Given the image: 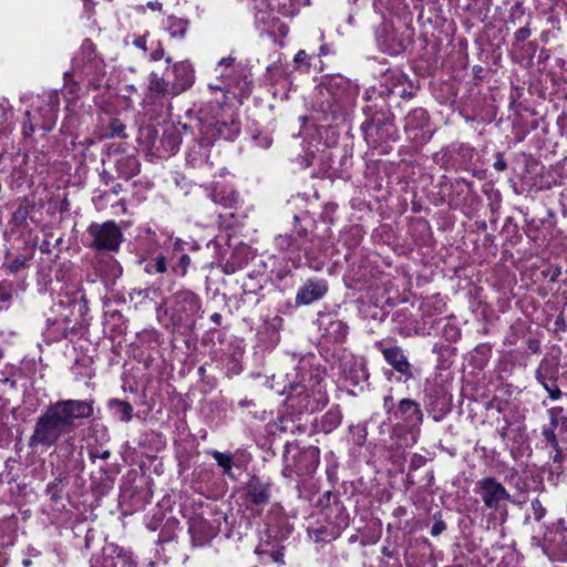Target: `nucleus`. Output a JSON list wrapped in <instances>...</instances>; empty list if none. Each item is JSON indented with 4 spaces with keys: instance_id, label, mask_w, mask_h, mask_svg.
I'll use <instances>...</instances> for the list:
<instances>
[{
    "instance_id": "f257e3e1",
    "label": "nucleus",
    "mask_w": 567,
    "mask_h": 567,
    "mask_svg": "<svg viewBox=\"0 0 567 567\" xmlns=\"http://www.w3.org/2000/svg\"><path fill=\"white\" fill-rule=\"evenodd\" d=\"M93 401L61 400L50 404L37 419L29 439L30 447H51L62 435L75 431L76 421L93 415Z\"/></svg>"
},
{
    "instance_id": "f03ea898",
    "label": "nucleus",
    "mask_w": 567,
    "mask_h": 567,
    "mask_svg": "<svg viewBox=\"0 0 567 567\" xmlns=\"http://www.w3.org/2000/svg\"><path fill=\"white\" fill-rule=\"evenodd\" d=\"M87 233L93 238L91 246L96 250L116 251L123 241V234L114 221L93 224Z\"/></svg>"
},
{
    "instance_id": "7ed1b4c3",
    "label": "nucleus",
    "mask_w": 567,
    "mask_h": 567,
    "mask_svg": "<svg viewBox=\"0 0 567 567\" xmlns=\"http://www.w3.org/2000/svg\"><path fill=\"white\" fill-rule=\"evenodd\" d=\"M475 493L478 494L484 505L497 511L502 504L511 501V495L506 488L494 477H484L476 483Z\"/></svg>"
},
{
    "instance_id": "20e7f679",
    "label": "nucleus",
    "mask_w": 567,
    "mask_h": 567,
    "mask_svg": "<svg viewBox=\"0 0 567 567\" xmlns=\"http://www.w3.org/2000/svg\"><path fill=\"white\" fill-rule=\"evenodd\" d=\"M74 69L87 76L100 73L103 70V62L95 54V45L90 40H85L81 45L80 54L74 59Z\"/></svg>"
},
{
    "instance_id": "39448f33",
    "label": "nucleus",
    "mask_w": 567,
    "mask_h": 567,
    "mask_svg": "<svg viewBox=\"0 0 567 567\" xmlns=\"http://www.w3.org/2000/svg\"><path fill=\"white\" fill-rule=\"evenodd\" d=\"M328 291V286L324 280L309 279L298 290L296 296L297 305H310L311 302L321 299Z\"/></svg>"
},
{
    "instance_id": "423d86ee",
    "label": "nucleus",
    "mask_w": 567,
    "mask_h": 567,
    "mask_svg": "<svg viewBox=\"0 0 567 567\" xmlns=\"http://www.w3.org/2000/svg\"><path fill=\"white\" fill-rule=\"evenodd\" d=\"M175 311L179 319L195 316L200 309L198 297L188 290H183L174 295Z\"/></svg>"
},
{
    "instance_id": "0eeeda50",
    "label": "nucleus",
    "mask_w": 567,
    "mask_h": 567,
    "mask_svg": "<svg viewBox=\"0 0 567 567\" xmlns=\"http://www.w3.org/2000/svg\"><path fill=\"white\" fill-rule=\"evenodd\" d=\"M175 80L172 83L173 94H179L186 91L194 83V70L187 61L174 64Z\"/></svg>"
},
{
    "instance_id": "6e6552de",
    "label": "nucleus",
    "mask_w": 567,
    "mask_h": 567,
    "mask_svg": "<svg viewBox=\"0 0 567 567\" xmlns=\"http://www.w3.org/2000/svg\"><path fill=\"white\" fill-rule=\"evenodd\" d=\"M382 354L385 361L399 373L405 375L409 379L413 377L411 364L409 363L401 348H385L382 350Z\"/></svg>"
},
{
    "instance_id": "1a4fd4ad",
    "label": "nucleus",
    "mask_w": 567,
    "mask_h": 567,
    "mask_svg": "<svg viewBox=\"0 0 567 567\" xmlns=\"http://www.w3.org/2000/svg\"><path fill=\"white\" fill-rule=\"evenodd\" d=\"M248 495L254 504L264 505L269 502L270 493L266 484L251 480L248 484Z\"/></svg>"
},
{
    "instance_id": "9d476101",
    "label": "nucleus",
    "mask_w": 567,
    "mask_h": 567,
    "mask_svg": "<svg viewBox=\"0 0 567 567\" xmlns=\"http://www.w3.org/2000/svg\"><path fill=\"white\" fill-rule=\"evenodd\" d=\"M110 406L114 410L115 414L122 422H130L133 416V406L127 401L113 399L110 401Z\"/></svg>"
},
{
    "instance_id": "9b49d317",
    "label": "nucleus",
    "mask_w": 567,
    "mask_h": 567,
    "mask_svg": "<svg viewBox=\"0 0 567 567\" xmlns=\"http://www.w3.org/2000/svg\"><path fill=\"white\" fill-rule=\"evenodd\" d=\"M327 334L336 342H341L346 339L348 327L341 320H332L326 328Z\"/></svg>"
},
{
    "instance_id": "f8f14e48",
    "label": "nucleus",
    "mask_w": 567,
    "mask_h": 567,
    "mask_svg": "<svg viewBox=\"0 0 567 567\" xmlns=\"http://www.w3.org/2000/svg\"><path fill=\"white\" fill-rule=\"evenodd\" d=\"M187 21L178 18H169L167 30L172 38L183 39L187 32Z\"/></svg>"
},
{
    "instance_id": "ddd939ff",
    "label": "nucleus",
    "mask_w": 567,
    "mask_h": 567,
    "mask_svg": "<svg viewBox=\"0 0 567 567\" xmlns=\"http://www.w3.org/2000/svg\"><path fill=\"white\" fill-rule=\"evenodd\" d=\"M550 426L560 432L567 430V415L563 408H553L549 410Z\"/></svg>"
},
{
    "instance_id": "4468645a",
    "label": "nucleus",
    "mask_w": 567,
    "mask_h": 567,
    "mask_svg": "<svg viewBox=\"0 0 567 567\" xmlns=\"http://www.w3.org/2000/svg\"><path fill=\"white\" fill-rule=\"evenodd\" d=\"M144 270L148 275L164 274L167 270L166 258L164 256H157L145 265Z\"/></svg>"
},
{
    "instance_id": "2eb2a0df",
    "label": "nucleus",
    "mask_w": 567,
    "mask_h": 567,
    "mask_svg": "<svg viewBox=\"0 0 567 567\" xmlns=\"http://www.w3.org/2000/svg\"><path fill=\"white\" fill-rule=\"evenodd\" d=\"M150 91L156 95H165L167 93L168 84L163 79L159 78L157 74L152 73L150 78Z\"/></svg>"
},
{
    "instance_id": "dca6fc26",
    "label": "nucleus",
    "mask_w": 567,
    "mask_h": 567,
    "mask_svg": "<svg viewBox=\"0 0 567 567\" xmlns=\"http://www.w3.org/2000/svg\"><path fill=\"white\" fill-rule=\"evenodd\" d=\"M210 454L214 457V460L217 462V464L220 467H223L224 473L227 475H230L231 474V465H233V460H231L230 455L218 452V451H213Z\"/></svg>"
},
{
    "instance_id": "f3484780",
    "label": "nucleus",
    "mask_w": 567,
    "mask_h": 567,
    "mask_svg": "<svg viewBox=\"0 0 567 567\" xmlns=\"http://www.w3.org/2000/svg\"><path fill=\"white\" fill-rule=\"evenodd\" d=\"M399 412L402 414H408L410 417H412L413 414H419L420 410L414 401L410 399H403L399 403Z\"/></svg>"
},
{
    "instance_id": "a211bd4d",
    "label": "nucleus",
    "mask_w": 567,
    "mask_h": 567,
    "mask_svg": "<svg viewBox=\"0 0 567 567\" xmlns=\"http://www.w3.org/2000/svg\"><path fill=\"white\" fill-rule=\"evenodd\" d=\"M213 199L215 203L220 204L226 208H230L237 203V198L233 193L228 195H225L223 193H215L213 195Z\"/></svg>"
},
{
    "instance_id": "6ab92c4d",
    "label": "nucleus",
    "mask_w": 567,
    "mask_h": 567,
    "mask_svg": "<svg viewBox=\"0 0 567 567\" xmlns=\"http://www.w3.org/2000/svg\"><path fill=\"white\" fill-rule=\"evenodd\" d=\"M190 265V257L186 254L182 255L178 262L172 268V270L181 277H184Z\"/></svg>"
},
{
    "instance_id": "aec40b11",
    "label": "nucleus",
    "mask_w": 567,
    "mask_h": 567,
    "mask_svg": "<svg viewBox=\"0 0 567 567\" xmlns=\"http://www.w3.org/2000/svg\"><path fill=\"white\" fill-rule=\"evenodd\" d=\"M29 217V208L27 205L20 204L19 207L13 212L12 219L16 225H22Z\"/></svg>"
},
{
    "instance_id": "412c9836",
    "label": "nucleus",
    "mask_w": 567,
    "mask_h": 567,
    "mask_svg": "<svg viewBox=\"0 0 567 567\" xmlns=\"http://www.w3.org/2000/svg\"><path fill=\"white\" fill-rule=\"evenodd\" d=\"M530 505H532L534 518L536 520H540L545 516V513H546V509L543 506L542 502L538 498H535L532 501Z\"/></svg>"
},
{
    "instance_id": "4be33fe9",
    "label": "nucleus",
    "mask_w": 567,
    "mask_h": 567,
    "mask_svg": "<svg viewBox=\"0 0 567 567\" xmlns=\"http://www.w3.org/2000/svg\"><path fill=\"white\" fill-rule=\"evenodd\" d=\"M24 267H27V259L23 257H17L7 265V269L10 272H18Z\"/></svg>"
},
{
    "instance_id": "5701e85b",
    "label": "nucleus",
    "mask_w": 567,
    "mask_h": 567,
    "mask_svg": "<svg viewBox=\"0 0 567 567\" xmlns=\"http://www.w3.org/2000/svg\"><path fill=\"white\" fill-rule=\"evenodd\" d=\"M543 386L544 389L548 392L549 396L553 399V400H558L561 395V391L559 390V388L555 384V382H551V383H548V382H543Z\"/></svg>"
},
{
    "instance_id": "b1692460",
    "label": "nucleus",
    "mask_w": 567,
    "mask_h": 567,
    "mask_svg": "<svg viewBox=\"0 0 567 567\" xmlns=\"http://www.w3.org/2000/svg\"><path fill=\"white\" fill-rule=\"evenodd\" d=\"M555 429L553 427H544L543 430V435L546 437V440L548 441V443L554 447V449H557V445H558V441H557V437H556V434H555Z\"/></svg>"
},
{
    "instance_id": "393cba45",
    "label": "nucleus",
    "mask_w": 567,
    "mask_h": 567,
    "mask_svg": "<svg viewBox=\"0 0 567 567\" xmlns=\"http://www.w3.org/2000/svg\"><path fill=\"white\" fill-rule=\"evenodd\" d=\"M530 29L527 28V27H524V28H520L518 29L515 33H514V38L517 42H524L526 39L529 38L530 35Z\"/></svg>"
},
{
    "instance_id": "a878e982",
    "label": "nucleus",
    "mask_w": 567,
    "mask_h": 567,
    "mask_svg": "<svg viewBox=\"0 0 567 567\" xmlns=\"http://www.w3.org/2000/svg\"><path fill=\"white\" fill-rule=\"evenodd\" d=\"M446 529V524L443 520H436L432 528H431V535L432 536H439L441 533H443Z\"/></svg>"
},
{
    "instance_id": "bb28decb",
    "label": "nucleus",
    "mask_w": 567,
    "mask_h": 567,
    "mask_svg": "<svg viewBox=\"0 0 567 567\" xmlns=\"http://www.w3.org/2000/svg\"><path fill=\"white\" fill-rule=\"evenodd\" d=\"M132 43H133L134 47H136V48H138V49H141V50H143L145 52L147 50L146 34L134 38Z\"/></svg>"
},
{
    "instance_id": "cd10ccee",
    "label": "nucleus",
    "mask_w": 567,
    "mask_h": 567,
    "mask_svg": "<svg viewBox=\"0 0 567 567\" xmlns=\"http://www.w3.org/2000/svg\"><path fill=\"white\" fill-rule=\"evenodd\" d=\"M293 60L297 64H306L309 66L308 54L305 50L298 51Z\"/></svg>"
},
{
    "instance_id": "c85d7f7f",
    "label": "nucleus",
    "mask_w": 567,
    "mask_h": 567,
    "mask_svg": "<svg viewBox=\"0 0 567 567\" xmlns=\"http://www.w3.org/2000/svg\"><path fill=\"white\" fill-rule=\"evenodd\" d=\"M11 298H12L11 288L0 286V301L7 302V301L11 300Z\"/></svg>"
},
{
    "instance_id": "c756f323",
    "label": "nucleus",
    "mask_w": 567,
    "mask_h": 567,
    "mask_svg": "<svg viewBox=\"0 0 567 567\" xmlns=\"http://www.w3.org/2000/svg\"><path fill=\"white\" fill-rule=\"evenodd\" d=\"M164 56V49L162 47H158L156 50H154L151 53V59L153 61H159Z\"/></svg>"
},
{
    "instance_id": "7c9ffc66",
    "label": "nucleus",
    "mask_w": 567,
    "mask_h": 567,
    "mask_svg": "<svg viewBox=\"0 0 567 567\" xmlns=\"http://www.w3.org/2000/svg\"><path fill=\"white\" fill-rule=\"evenodd\" d=\"M112 128L114 134L120 135L124 131L125 126L118 121H113Z\"/></svg>"
},
{
    "instance_id": "2f4dec72",
    "label": "nucleus",
    "mask_w": 567,
    "mask_h": 567,
    "mask_svg": "<svg viewBox=\"0 0 567 567\" xmlns=\"http://www.w3.org/2000/svg\"><path fill=\"white\" fill-rule=\"evenodd\" d=\"M110 455H111V453L107 450H105V451H103L101 453H99V452H91V457H93V458L99 457V458H102V460H107L110 457Z\"/></svg>"
},
{
    "instance_id": "473e14b6",
    "label": "nucleus",
    "mask_w": 567,
    "mask_h": 567,
    "mask_svg": "<svg viewBox=\"0 0 567 567\" xmlns=\"http://www.w3.org/2000/svg\"><path fill=\"white\" fill-rule=\"evenodd\" d=\"M9 116H10V111H8L7 109L2 107V105H0V124L7 122L9 120Z\"/></svg>"
},
{
    "instance_id": "72a5a7b5",
    "label": "nucleus",
    "mask_w": 567,
    "mask_h": 567,
    "mask_svg": "<svg viewBox=\"0 0 567 567\" xmlns=\"http://www.w3.org/2000/svg\"><path fill=\"white\" fill-rule=\"evenodd\" d=\"M234 63V58L231 56H228V58H224L219 61L218 63V66H231Z\"/></svg>"
},
{
    "instance_id": "f704fd0d",
    "label": "nucleus",
    "mask_w": 567,
    "mask_h": 567,
    "mask_svg": "<svg viewBox=\"0 0 567 567\" xmlns=\"http://www.w3.org/2000/svg\"><path fill=\"white\" fill-rule=\"evenodd\" d=\"M555 451H556V454L554 455L553 461H554V463H560L563 461V453L558 445H557V449H555Z\"/></svg>"
},
{
    "instance_id": "c9c22d12",
    "label": "nucleus",
    "mask_w": 567,
    "mask_h": 567,
    "mask_svg": "<svg viewBox=\"0 0 567 567\" xmlns=\"http://www.w3.org/2000/svg\"><path fill=\"white\" fill-rule=\"evenodd\" d=\"M33 131H34V126H33L32 123H30V124L24 123V125H23V134L25 136L30 135Z\"/></svg>"
},
{
    "instance_id": "e433bc0d",
    "label": "nucleus",
    "mask_w": 567,
    "mask_h": 567,
    "mask_svg": "<svg viewBox=\"0 0 567 567\" xmlns=\"http://www.w3.org/2000/svg\"><path fill=\"white\" fill-rule=\"evenodd\" d=\"M183 240H181L179 238H177L174 243H173V248L174 250H177V251H181L183 250Z\"/></svg>"
},
{
    "instance_id": "4c0bfd02",
    "label": "nucleus",
    "mask_w": 567,
    "mask_h": 567,
    "mask_svg": "<svg viewBox=\"0 0 567 567\" xmlns=\"http://www.w3.org/2000/svg\"><path fill=\"white\" fill-rule=\"evenodd\" d=\"M495 168L497 171H504L506 168V164L503 159H499L497 161L495 164H494Z\"/></svg>"
},
{
    "instance_id": "58836bf2",
    "label": "nucleus",
    "mask_w": 567,
    "mask_h": 567,
    "mask_svg": "<svg viewBox=\"0 0 567 567\" xmlns=\"http://www.w3.org/2000/svg\"><path fill=\"white\" fill-rule=\"evenodd\" d=\"M272 556V559L277 563H282V556L284 554L281 551H276L274 554H271Z\"/></svg>"
},
{
    "instance_id": "ea45409f",
    "label": "nucleus",
    "mask_w": 567,
    "mask_h": 567,
    "mask_svg": "<svg viewBox=\"0 0 567 567\" xmlns=\"http://www.w3.org/2000/svg\"><path fill=\"white\" fill-rule=\"evenodd\" d=\"M210 320H212L213 322H215V323L219 324V323H220V320H221V316H220L219 313L215 312V313H213V315L210 316Z\"/></svg>"
},
{
    "instance_id": "a19ab883",
    "label": "nucleus",
    "mask_w": 567,
    "mask_h": 567,
    "mask_svg": "<svg viewBox=\"0 0 567 567\" xmlns=\"http://www.w3.org/2000/svg\"><path fill=\"white\" fill-rule=\"evenodd\" d=\"M536 379L537 381L543 385V382H547L546 379L544 378V375L540 373V371L538 370L536 372Z\"/></svg>"
},
{
    "instance_id": "79ce46f5",
    "label": "nucleus",
    "mask_w": 567,
    "mask_h": 567,
    "mask_svg": "<svg viewBox=\"0 0 567 567\" xmlns=\"http://www.w3.org/2000/svg\"><path fill=\"white\" fill-rule=\"evenodd\" d=\"M277 240H278L279 245H282V243H284V238H282L281 236H280V237H278V238H277Z\"/></svg>"
},
{
    "instance_id": "37998d69",
    "label": "nucleus",
    "mask_w": 567,
    "mask_h": 567,
    "mask_svg": "<svg viewBox=\"0 0 567 567\" xmlns=\"http://www.w3.org/2000/svg\"><path fill=\"white\" fill-rule=\"evenodd\" d=\"M389 401H391V398H389V396L384 398L385 405L388 404Z\"/></svg>"
},
{
    "instance_id": "c03bdc74",
    "label": "nucleus",
    "mask_w": 567,
    "mask_h": 567,
    "mask_svg": "<svg viewBox=\"0 0 567 567\" xmlns=\"http://www.w3.org/2000/svg\"><path fill=\"white\" fill-rule=\"evenodd\" d=\"M166 62H167V63H171V62H172V58H169V56H168V58H166Z\"/></svg>"
}]
</instances>
